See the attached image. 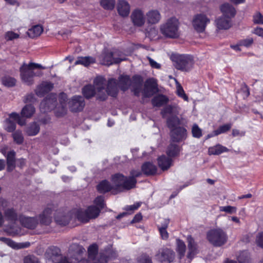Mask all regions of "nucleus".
<instances>
[{
  "instance_id": "obj_1",
  "label": "nucleus",
  "mask_w": 263,
  "mask_h": 263,
  "mask_svg": "<svg viewBox=\"0 0 263 263\" xmlns=\"http://www.w3.org/2000/svg\"><path fill=\"white\" fill-rule=\"evenodd\" d=\"M41 64L29 63H23L20 68V76L22 80L27 85H31L34 83V77H40L42 75V72L40 71H35L36 69H44Z\"/></svg>"
},
{
  "instance_id": "obj_2",
  "label": "nucleus",
  "mask_w": 263,
  "mask_h": 263,
  "mask_svg": "<svg viewBox=\"0 0 263 263\" xmlns=\"http://www.w3.org/2000/svg\"><path fill=\"white\" fill-rule=\"evenodd\" d=\"M143 80L139 76H134L132 79L128 76H120L119 78V87L123 91L127 90L130 86L134 95L139 96L141 90Z\"/></svg>"
},
{
  "instance_id": "obj_3",
  "label": "nucleus",
  "mask_w": 263,
  "mask_h": 263,
  "mask_svg": "<svg viewBox=\"0 0 263 263\" xmlns=\"http://www.w3.org/2000/svg\"><path fill=\"white\" fill-rule=\"evenodd\" d=\"M179 23L176 17H171L161 25L160 31L165 37L172 39L177 38L179 36Z\"/></svg>"
},
{
  "instance_id": "obj_4",
  "label": "nucleus",
  "mask_w": 263,
  "mask_h": 263,
  "mask_svg": "<svg viewBox=\"0 0 263 263\" xmlns=\"http://www.w3.org/2000/svg\"><path fill=\"white\" fill-rule=\"evenodd\" d=\"M208 241L215 247H221L227 241V233L220 228L213 229L207 233Z\"/></svg>"
},
{
  "instance_id": "obj_5",
  "label": "nucleus",
  "mask_w": 263,
  "mask_h": 263,
  "mask_svg": "<svg viewBox=\"0 0 263 263\" xmlns=\"http://www.w3.org/2000/svg\"><path fill=\"white\" fill-rule=\"evenodd\" d=\"M171 59L174 66L183 71L190 70L194 65L193 58L190 55L173 54Z\"/></svg>"
},
{
  "instance_id": "obj_6",
  "label": "nucleus",
  "mask_w": 263,
  "mask_h": 263,
  "mask_svg": "<svg viewBox=\"0 0 263 263\" xmlns=\"http://www.w3.org/2000/svg\"><path fill=\"white\" fill-rule=\"evenodd\" d=\"M113 186L117 189L130 190L136 186L137 180L134 178H128L121 174H116L112 177Z\"/></svg>"
},
{
  "instance_id": "obj_7",
  "label": "nucleus",
  "mask_w": 263,
  "mask_h": 263,
  "mask_svg": "<svg viewBox=\"0 0 263 263\" xmlns=\"http://www.w3.org/2000/svg\"><path fill=\"white\" fill-rule=\"evenodd\" d=\"M100 209L97 208L96 206H89L85 211H79L77 214V217L82 222H87L90 219L96 218L100 213Z\"/></svg>"
},
{
  "instance_id": "obj_8",
  "label": "nucleus",
  "mask_w": 263,
  "mask_h": 263,
  "mask_svg": "<svg viewBox=\"0 0 263 263\" xmlns=\"http://www.w3.org/2000/svg\"><path fill=\"white\" fill-rule=\"evenodd\" d=\"M210 22V19L205 14H198L193 17L192 25L197 32H202Z\"/></svg>"
},
{
  "instance_id": "obj_9",
  "label": "nucleus",
  "mask_w": 263,
  "mask_h": 263,
  "mask_svg": "<svg viewBox=\"0 0 263 263\" xmlns=\"http://www.w3.org/2000/svg\"><path fill=\"white\" fill-rule=\"evenodd\" d=\"M62 257L60 249L55 246L48 247L45 253L47 263H58Z\"/></svg>"
},
{
  "instance_id": "obj_10",
  "label": "nucleus",
  "mask_w": 263,
  "mask_h": 263,
  "mask_svg": "<svg viewBox=\"0 0 263 263\" xmlns=\"http://www.w3.org/2000/svg\"><path fill=\"white\" fill-rule=\"evenodd\" d=\"M84 252V248L77 243L72 244L69 248V255L75 260H79L78 263H89L88 260L82 259Z\"/></svg>"
},
{
  "instance_id": "obj_11",
  "label": "nucleus",
  "mask_w": 263,
  "mask_h": 263,
  "mask_svg": "<svg viewBox=\"0 0 263 263\" xmlns=\"http://www.w3.org/2000/svg\"><path fill=\"white\" fill-rule=\"evenodd\" d=\"M157 259L160 262L172 261L175 258V253L168 248L161 249L156 255Z\"/></svg>"
},
{
  "instance_id": "obj_12",
  "label": "nucleus",
  "mask_w": 263,
  "mask_h": 263,
  "mask_svg": "<svg viewBox=\"0 0 263 263\" xmlns=\"http://www.w3.org/2000/svg\"><path fill=\"white\" fill-rule=\"evenodd\" d=\"M157 89V84L156 80L154 79H148L145 83L144 87L143 90L144 97H151Z\"/></svg>"
},
{
  "instance_id": "obj_13",
  "label": "nucleus",
  "mask_w": 263,
  "mask_h": 263,
  "mask_svg": "<svg viewBox=\"0 0 263 263\" xmlns=\"http://www.w3.org/2000/svg\"><path fill=\"white\" fill-rule=\"evenodd\" d=\"M186 137V130L184 127H178L171 130V137L174 142H179L184 140Z\"/></svg>"
},
{
  "instance_id": "obj_14",
  "label": "nucleus",
  "mask_w": 263,
  "mask_h": 263,
  "mask_svg": "<svg viewBox=\"0 0 263 263\" xmlns=\"http://www.w3.org/2000/svg\"><path fill=\"white\" fill-rule=\"evenodd\" d=\"M69 105L72 111L76 112L82 110L85 106L83 97L80 96H74L69 102Z\"/></svg>"
},
{
  "instance_id": "obj_15",
  "label": "nucleus",
  "mask_w": 263,
  "mask_h": 263,
  "mask_svg": "<svg viewBox=\"0 0 263 263\" xmlns=\"http://www.w3.org/2000/svg\"><path fill=\"white\" fill-rule=\"evenodd\" d=\"M52 210L50 208H45L43 212L40 214L37 218L42 225L48 226L52 221Z\"/></svg>"
},
{
  "instance_id": "obj_16",
  "label": "nucleus",
  "mask_w": 263,
  "mask_h": 263,
  "mask_svg": "<svg viewBox=\"0 0 263 263\" xmlns=\"http://www.w3.org/2000/svg\"><path fill=\"white\" fill-rule=\"evenodd\" d=\"M186 239L188 248V252L186 256L191 260L198 252V246L191 235H188Z\"/></svg>"
},
{
  "instance_id": "obj_17",
  "label": "nucleus",
  "mask_w": 263,
  "mask_h": 263,
  "mask_svg": "<svg viewBox=\"0 0 263 263\" xmlns=\"http://www.w3.org/2000/svg\"><path fill=\"white\" fill-rule=\"evenodd\" d=\"M20 221L22 226L30 229L35 228L39 224L37 217H30L22 215L20 216Z\"/></svg>"
},
{
  "instance_id": "obj_18",
  "label": "nucleus",
  "mask_w": 263,
  "mask_h": 263,
  "mask_svg": "<svg viewBox=\"0 0 263 263\" xmlns=\"http://www.w3.org/2000/svg\"><path fill=\"white\" fill-rule=\"evenodd\" d=\"M131 19L135 26L141 27L145 23V17L143 12L139 9L134 10L131 14Z\"/></svg>"
},
{
  "instance_id": "obj_19",
  "label": "nucleus",
  "mask_w": 263,
  "mask_h": 263,
  "mask_svg": "<svg viewBox=\"0 0 263 263\" xmlns=\"http://www.w3.org/2000/svg\"><path fill=\"white\" fill-rule=\"evenodd\" d=\"M20 216L13 208H7L4 211L5 220L11 223H15L18 219L20 220Z\"/></svg>"
},
{
  "instance_id": "obj_20",
  "label": "nucleus",
  "mask_w": 263,
  "mask_h": 263,
  "mask_svg": "<svg viewBox=\"0 0 263 263\" xmlns=\"http://www.w3.org/2000/svg\"><path fill=\"white\" fill-rule=\"evenodd\" d=\"M53 87V84L49 82H43L39 85L35 89L36 95L39 97H43L46 93L51 91Z\"/></svg>"
},
{
  "instance_id": "obj_21",
  "label": "nucleus",
  "mask_w": 263,
  "mask_h": 263,
  "mask_svg": "<svg viewBox=\"0 0 263 263\" xmlns=\"http://www.w3.org/2000/svg\"><path fill=\"white\" fill-rule=\"evenodd\" d=\"M107 94L115 97L118 91V84L115 79H110L107 82L105 91Z\"/></svg>"
},
{
  "instance_id": "obj_22",
  "label": "nucleus",
  "mask_w": 263,
  "mask_h": 263,
  "mask_svg": "<svg viewBox=\"0 0 263 263\" xmlns=\"http://www.w3.org/2000/svg\"><path fill=\"white\" fill-rule=\"evenodd\" d=\"M0 241L15 249L27 248L30 245L29 242L17 243L10 238L3 237H0Z\"/></svg>"
},
{
  "instance_id": "obj_23",
  "label": "nucleus",
  "mask_w": 263,
  "mask_h": 263,
  "mask_svg": "<svg viewBox=\"0 0 263 263\" xmlns=\"http://www.w3.org/2000/svg\"><path fill=\"white\" fill-rule=\"evenodd\" d=\"M123 60L124 59L115 58L114 53L112 52H106L103 55L102 62L104 65H110L113 64L119 63Z\"/></svg>"
},
{
  "instance_id": "obj_24",
  "label": "nucleus",
  "mask_w": 263,
  "mask_h": 263,
  "mask_svg": "<svg viewBox=\"0 0 263 263\" xmlns=\"http://www.w3.org/2000/svg\"><path fill=\"white\" fill-rule=\"evenodd\" d=\"M117 10L119 14L122 16H127L130 11L129 4L125 1L120 0L117 5Z\"/></svg>"
},
{
  "instance_id": "obj_25",
  "label": "nucleus",
  "mask_w": 263,
  "mask_h": 263,
  "mask_svg": "<svg viewBox=\"0 0 263 263\" xmlns=\"http://www.w3.org/2000/svg\"><path fill=\"white\" fill-rule=\"evenodd\" d=\"M94 86H93L95 89L97 90V92L101 93L104 92L106 89V81L105 78L103 77H97L93 81Z\"/></svg>"
},
{
  "instance_id": "obj_26",
  "label": "nucleus",
  "mask_w": 263,
  "mask_h": 263,
  "mask_svg": "<svg viewBox=\"0 0 263 263\" xmlns=\"http://www.w3.org/2000/svg\"><path fill=\"white\" fill-rule=\"evenodd\" d=\"M147 23L151 24L158 23L161 19V14L158 10H152L146 13Z\"/></svg>"
},
{
  "instance_id": "obj_27",
  "label": "nucleus",
  "mask_w": 263,
  "mask_h": 263,
  "mask_svg": "<svg viewBox=\"0 0 263 263\" xmlns=\"http://www.w3.org/2000/svg\"><path fill=\"white\" fill-rule=\"evenodd\" d=\"M158 164L162 171L168 170L172 164V160L171 158L165 155H162L157 159Z\"/></svg>"
},
{
  "instance_id": "obj_28",
  "label": "nucleus",
  "mask_w": 263,
  "mask_h": 263,
  "mask_svg": "<svg viewBox=\"0 0 263 263\" xmlns=\"http://www.w3.org/2000/svg\"><path fill=\"white\" fill-rule=\"evenodd\" d=\"M231 18L222 15L216 20V25L219 29H228L231 26Z\"/></svg>"
},
{
  "instance_id": "obj_29",
  "label": "nucleus",
  "mask_w": 263,
  "mask_h": 263,
  "mask_svg": "<svg viewBox=\"0 0 263 263\" xmlns=\"http://www.w3.org/2000/svg\"><path fill=\"white\" fill-rule=\"evenodd\" d=\"M56 101V95L51 94L41 102V106L47 108V110L52 109L54 107Z\"/></svg>"
},
{
  "instance_id": "obj_30",
  "label": "nucleus",
  "mask_w": 263,
  "mask_h": 263,
  "mask_svg": "<svg viewBox=\"0 0 263 263\" xmlns=\"http://www.w3.org/2000/svg\"><path fill=\"white\" fill-rule=\"evenodd\" d=\"M71 219V215L69 213H58L55 217V221L58 224L61 226L67 225Z\"/></svg>"
},
{
  "instance_id": "obj_31",
  "label": "nucleus",
  "mask_w": 263,
  "mask_h": 263,
  "mask_svg": "<svg viewBox=\"0 0 263 263\" xmlns=\"http://www.w3.org/2000/svg\"><path fill=\"white\" fill-rule=\"evenodd\" d=\"M141 168L142 172L147 176L155 174L157 170V166L149 162L144 163Z\"/></svg>"
},
{
  "instance_id": "obj_32",
  "label": "nucleus",
  "mask_w": 263,
  "mask_h": 263,
  "mask_svg": "<svg viewBox=\"0 0 263 263\" xmlns=\"http://www.w3.org/2000/svg\"><path fill=\"white\" fill-rule=\"evenodd\" d=\"M180 111V108L176 105H168L163 109L161 114L163 117L166 114H170L171 116H174L179 114Z\"/></svg>"
},
{
  "instance_id": "obj_33",
  "label": "nucleus",
  "mask_w": 263,
  "mask_h": 263,
  "mask_svg": "<svg viewBox=\"0 0 263 263\" xmlns=\"http://www.w3.org/2000/svg\"><path fill=\"white\" fill-rule=\"evenodd\" d=\"M220 10L223 15L228 17H232L235 14V8L230 4H224L220 7Z\"/></svg>"
},
{
  "instance_id": "obj_34",
  "label": "nucleus",
  "mask_w": 263,
  "mask_h": 263,
  "mask_svg": "<svg viewBox=\"0 0 263 263\" xmlns=\"http://www.w3.org/2000/svg\"><path fill=\"white\" fill-rule=\"evenodd\" d=\"M229 149L220 144H217L215 146L210 147L209 148V154L218 155L224 152H229Z\"/></svg>"
},
{
  "instance_id": "obj_35",
  "label": "nucleus",
  "mask_w": 263,
  "mask_h": 263,
  "mask_svg": "<svg viewBox=\"0 0 263 263\" xmlns=\"http://www.w3.org/2000/svg\"><path fill=\"white\" fill-rule=\"evenodd\" d=\"M43 31V28L42 26L40 25H36L28 30L27 34L30 37L33 39L40 36Z\"/></svg>"
},
{
  "instance_id": "obj_36",
  "label": "nucleus",
  "mask_w": 263,
  "mask_h": 263,
  "mask_svg": "<svg viewBox=\"0 0 263 263\" xmlns=\"http://www.w3.org/2000/svg\"><path fill=\"white\" fill-rule=\"evenodd\" d=\"M40 126L36 123L33 122L26 127L25 132L29 136H33L37 135L40 132Z\"/></svg>"
},
{
  "instance_id": "obj_37",
  "label": "nucleus",
  "mask_w": 263,
  "mask_h": 263,
  "mask_svg": "<svg viewBox=\"0 0 263 263\" xmlns=\"http://www.w3.org/2000/svg\"><path fill=\"white\" fill-rule=\"evenodd\" d=\"M180 151V148L177 144L171 143L167 148L166 154L170 157H174L179 155Z\"/></svg>"
},
{
  "instance_id": "obj_38",
  "label": "nucleus",
  "mask_w": 263,
  "mask_h": 263,
  "mask_svg": "<svg viewBox=\"0 0 263 263\" xmlns=\"http://www.w3.org/2000/svg\"><path fill=\"white\" fill-rule=\"evenodd\" d=\"M176 251L178 254L179 258L181 259L185 256V253L186 249V245L182 240L179 239H176Z\"/></svg>"
},
{
  "instance_id": "obj_39",
  "label": "nucleus",
  "mask_w": 263,
  "mask_h": 263,
  "mask_svg": "<svg viewBox=\"0 0 263 263\" xmlns=\"http://www.w3.org/2000/svg\"><path fill=\"white\" fill-rule=\"evenodd\" d=\"M15 155L14 151L9 152L7 155V170L12 171L15 167Z\"/></svg>"
},
{
  "instance_id": "obj_40",
  "label": "nucleus",
  "mask_w": 263,
  "mask_h": 263,
  "mask_svg": "<svg viewBox=\"0 0 263 263\" xmlns=\"http://www.w3.org/2000/svg\"><path fill=\"white\" fill-rule=\"evenodd\" d=\"M168 101V99L165 96L159 95L155 96L152 100V104L154 106H161L166 104Z\"/></svg>"
},
{
  "instance_id": "obj_41",
  "label": "nucleus",
  "mask_w": 263,
  "mask_h": 263,
  "mask_svg": "<svg viewBox=\"0 0 263 263\" xmlns=\"http://www.w3.org/2000/svg\"><path fill=\"white\" fill-rule=\"evenodd\" d=\"M35 112V108L32 105H25L22 109L21 116L23 117L31 118Z\"/></svg>"
},
{
  "instance_id": "obj_42",
  "label": "nucleus",
  "mask_w": 263,
  "mask_h": 263,
  "mask_svg": "<svg viewBox=\"0 0 263 263\" xmlns=\"http://www.w3.org/2000/svg\"><path fill=\"white\" fill-rule=\"evenodd\" d=\"M113 188V186L111 185L107 180L101 181L97 186L98 191L101 193L107 192Z\"/></svg>"
},
{
  "instance_id": "obj_43",
  "label": "nucleus",
  "mask_w": 263,
  "mask_h": 263,
  "mask_svg": "<svg viewBox=\"0 0 263 263\" xmlns=\"http://www.w3.org/2000/svg\"><path fill=\"white\" fill-rule=\"evenodd\" d=\"M181 121L177 116H171L167 119V125L171 130L179 125Z\"/></svg>"
},
{
  "instance_id": "obj_44",
  "label": "nucleus",
  "mask_w": 263,
  "mask_h": 263,
  "mask_svg": "<svg viewBox=\"0 0 263 263\" xmlns=\"http://www.w3.org/2000/svg\"><path fill=\"white\" fill-rule=\"evenodd\" d=\"M95 62V59L91 57H79L75 62V65L81 64L87 66Z\"/></svg>"
},
{
  "instance_id": "obj_45",
  "label": "nucleus",
  "mask_w": 263,
  "mask_h": 263,
  "mask_svg": "<svg viewBox=\"0 0 263 263\" xmlns=\"http://www.w3.org/2000/svg\"><path fill=\"white\" fill-rule=\"evenodd\" d=\"M96 93L93 86L88 85L85 86L83 89V94L86 98L89 99L92 97Z\"/></svg>"
},
{
  "instance_id": "obj_46",
  "label": "nucleus",
  "mask_w": 263,
  "mask_h": 263,
  "mask_svg": "<svg viewBox=\"0 0 263 263\" xmlns=\"http://www.w3.org/2000/svg\"><path fill=\"white\" fill-rule=\"evenodd\" d=\"M67 112L66 104L61 103L54 108V113L57 117H62Z\"/></svg>"
},
{
  "instance_id": "obj_47",
  "label": "nucleus",
  "mask_w": 263,
  "mask_h": 263,
  "mask_svg": "<svg viewBox=\"0 0 263 263\" xmlns=\"http://www.w3.org/2000/svg\"><path fill=\"white\" fill-rule=\"evenodd\" d=\"M88 257L91 260H94L98 255V247L96 244L90 246L88 249Z\"/></svg>"
},
{
  "instance_id": "obj_48",
  "label": "nucleus",
  "mask_w": 263,
  "mask_h": 263,
  "mask_svg": "<svg viewBox=\"0 0 263 263\" xmlns=\"http://www.w3.org/2000/svg\"><path fill=\"white\" fill-rule=\"evenodd\" d=\"M2 83L6 86L12 87L15 85L16 80L9 76H5L2 79Z\"/></svg>"
},
{
  "instance_id": "obj_49",
  "label": "nucleus",
  "mask_w": 263,
  "mask_h": 263,
  "mask_svg": "<svg viewBox=\"0 0 263 263\" xmlns=\"http://www.w3.org/2000/svg\"><path fill=\"white\" fill-rule=\"evenodd\" d=\"M232 127V124L228 123L222 125L219 127L218 129L214 130V135H218L224 133L227 131L229 130Z\"/></svg>"
},
{
  "instance_id": "obj_50",
  "label": "nucleus",
  "mask_w": 263,
  "mask_h": 263,
  "mask_svg": "<svg viewBox=\"0 0 263 263\" xmlns=\"http://www.w3.org/2000/svg\"><path fill=\"white\" fill-rule=\"evenodd\" d=\"M115 5V0H101V5L105 9L112 10Z\"/></svg>"
},
{
  "instance_id": "obj_51",
  "label": "nucleus",
  "mask_w": 263,
  "mask_h": 263,
  "mask_svg": "<svg viewBox=\"0 0 263 263\" xmlns=\"http://www.w3.org/2000/svg\"><path fill=\"white\" fill-rule=\"evenodd\" d=\"M5 128L7 132H12L15 128V124L10 119H7L5 122Z\"/></svg>"
},
{
  "instance_id": "obj_52",
  "label": "nucleus",
  "mask_w": 263,
  "mask_h": 263,
  "mask_svg": "<svg viewBox=\"0 0 263 263\" xmlns=\"http://www.w3.org/2000/svg\"><path fill=\"white\" fill-rule=\"evenodd\" d=\"M14 141L18 144H22L24 141V137L21 131L17 130L15 132L13 135Z\"/></svg>"
},
{
  "instance_id": "obj_53",
  "label": "nucleus",
  "mask_w": 263,
  "mask_h": 263,
  "mask_svg": "<svg viewBox=\"0 0 263 263\" xmlns=\"http://www.w3.org/2000/svg\"><path fill=\"white\" fill-rule=\"evenodd\" d=\"M177 93L178 96L182 98L184 100L188 101V97L185 93L182 87L178 82H177Z\"/></svg>"
},
{
  "instance_id": "obj_54",
  "label": "nucleus",
  "mask_w": 263,
  "mask_h": 263,
  "mask_svg": "<svg viewBox=\"0 0 263 263\" xmlns=\"http://www.w3.org/2000/svg\"><path fill=\"white\" fill-rule=\"evenodd\" d=\"M192 133L193 136L195 138H199L202 136V130L196 124L193 125Z\"/></svg>"
},
{
  "instance_id": "obj_55",
  "label": "nucleus",
  "mask_w": 263,
  "mask_h": 263,
  "mask_svg": "<svg viewBox=\"0 0 263 263\" xmlns=\"http://www.w3.org/2000/svg\"><path fill=\"white\" fill-rule=\"evenodd\" d=\"M249 254L246 251H242L238 256L237 259L239 263H247L249 260Z\"/></svg>"
},
{
  "instance_id": "obj_56",
  "label": "nucleus",
  "mask_w": 263,
  "mask_h": 263,
  "mask_svg": "<svg viewBox=\"0 0 263 263\" xmlns=\"http://www.w3.org/2000/svg\"><path fill=\"white\" fill-rule=\"evenodd\" d=\"M20 35L12 31H9L6 32L5 34V39L6 41H12L14 39H18Z\"/></svg>"
},
{
  "instance_id": "obj_57",
  "label": "nucleus",
  "mask_w": 263,
  "mask_h": 263,
  "mask_svg": "<svg viewBox=\"0 0 263 263\" xmlns=\"http://www.w3.org/2000/svg\"><path fill=\"white\" fill-rule=\"evenodd\" d=\"M93 263H107L108 261L107 257L103 254L100 253L97 255V258H95Z\"/></svg>"
},
{
  "instance_id": "obj_58",
  "label": "nucleus",
  "mask_w": 263,
  "mask_h": 263,
  "mask_svg": "<svg viewBox=\"0 0 263 263\" xmlns=\"http://www.w3.org/2000/svg\"><path fill=\"white\" fill-rule=\"evenodd\" d=\"M24 263H40L37 257L33 255H28L24 259Z\"/></svg>"
},
{
  "instance_id": "obj_59",
  "label": "nucleus",
  "mask_w": 263,
  "mask_h": 263,
  "mask_svg": "<svg viewBox=\"0 0 263 263\" xmlns=\"http://www.w3.org/2000/svg\"><path fill=\"white\" fill-rule=\"evenodd\" d=\"M220 211L225 212L228 213L232 214L236 212V208L232 206H220Z\"/></svg>"
},
{
  "instance_id": "obj_60",
  "label": "nucleus",
  "mask_w": 263,
  "mask_h": 263,
  "mask_svg": "<svg viewBox=\"0 0 263 263\" xmlns=\"http://www.w3.org/2000/svg\"><path fill=\"white\" fill-rule=\"evenodd\" d=\"M95 203L96 205L97 208H99L100 211L104 207V198L103 196H99L97 197L95 201Z\"/></svg>"
},
{
  "instance_id": "obj_61",
  "label": "nucleus",
  "mask_w": 263,
  "mask_h": 263,
  "mask_svg": "<svg viewBox=\"0 0 263 263\" xmlns=\"http://www.w3.org/2000/svg\"><path fill=\"white\" fill-rule=\"evenodd\" d=\"M253 43V40L251 37L242 40L239 42V45L246 47H250Z\"/></svg>"
},
{
  "instance_id": "obj_62",
  "label": "nucleus",
  "mask_w": 263,
  "mask_h": 263,
  "mask_svg": "<svg viewBox=\"0 0 263 263\" xmlns=\"http://www.w3.org/2000/svg\"><path fill=\"white\" fill-rule=\"evenodd\" d=\"M253 21L255 24H263V15L259 12H257L253 16Z\"/></svg>"
},
{
  "instance_id": "obj_63",
  "label": "nucleus",
  "mask_w": 263,
  "mask_h": 263,
  "mask_svg": "<svg viewBox=\"0 0 263 263\" xmlns=\"http://www.w3.org/2000/svg\"><path fill=\"white\" fill-rule=\"evenodd\" d=\"M141 202H137L133 205H127L124 208V210L127 211H134L138 209L141 205Z\"/></svg>"
},
{
  "instance_id": "obj_64",
  "label": "nucleus",
  "mask_w": 263,
  "mask_h": 263,
  "mask_svg": "<svg viewBox=\"0 0 263 263\" xmlns=\"http://www.w3.org/2000/svg\"><path fill=\"white\" fill-rule=\"evenodd\" d=\"M256 241L259 247L263 248V232L257 235Z\"/></svg>"
}]
</instances>
